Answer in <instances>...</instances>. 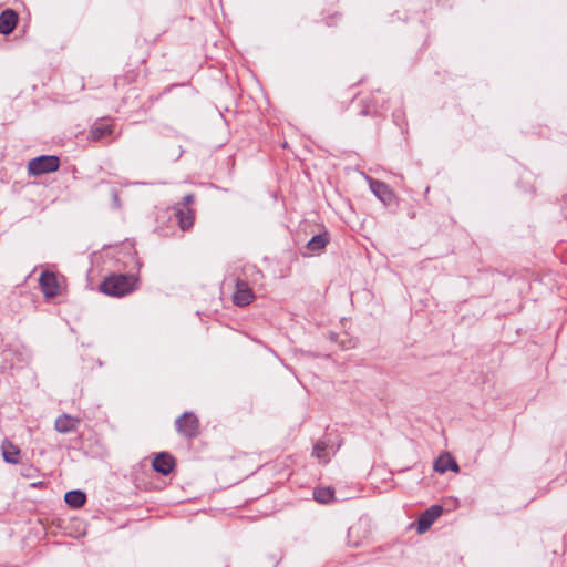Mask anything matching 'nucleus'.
<instances>
[{
  "label": "nucleus",
  "instance_id": "4",
  "mask_svg": "<svg viewBox=\"0 0 567 567\" xmlns=\"http://www.w3.org/2000/svg\"><path fill=\"white\" fill-rule=\"evenodd\" d=\"M41 290L45 298H53L60 295V285L53 272L44 271L39 278Z\"/></svg>",
  "mask_w": 567,
  "mask_h": 567
},
{
  "label": "nucleus",
  "instance_id": "14",
  "mask_svg": "<svg viewBox=\"0 0 567 567\" xmlns=\"http://www.w3.org/2000/svg\"><path fill=\"white\" fill-rule=\"evenodd\" d=\"M65 503L72 508H80L85 504L86 496L81 491H70L64 495Z\"/></svg>",
  "mask_w": 567,
  "mask_h": 567
},
{
  "label": "nucleus",
  "instance_id": "6",
  "mask_svg": "<svg viewBox=\"0 0 567 567\" xmlns=\"http://www.w3.org/2000/svg\"><path fill=\"white\" fill-rule=\"evenodd\" d=\"M443 508L440 505H433L424 511L417 520V533L424 534L432 524L442 515Z\"/></svg>",
  "mask_w": 567,
  "mask_h": 567
},
{
  "label": "nucleus",
  "instance_id": "8",
  "mask_svg": "<svg viewBox=\"0 0 567 567\" xmlns=\"http://www.w3.org/2000/svg\"><path fill=\"white\" fill-rule=\"evenodd\" d=\"M80 425V419L69 415L62 414L55 420V430L60 433H69L75 431Z\"/></svg>",
  "mask_w": 567,
  "mask_h": 567
},
{
  "label": "nucleus",
  "instance_id": "12",
  "mask_svg": "<svg viewBox=\"0 0 567 567\" xmlns=\"http://www.w3.org/2000/svg\"><path fill=\"white\" fill-rule=\"evenodd\" d=\"M18 22V16L13 10H4L0 14V33L9 34L11 33Z\"/></svg>",
  "mask_w": 567,
  "mask_h": 567
},
{
  "label": "nucleus",
  "instance_id": "13",
  "mask_svg": "<svg viewBox=\"0 0 567 567\" xmlns=\"http://www.w3.org/2000/svg\"><path fill=\"white\" fill-rule=\"evenodd\" d=\"M2 456L6 462L11 464L19 463L20 450L10 441L4 440L1 445Z\"/></svg>",
  "mask_w": 567,
  "mask_h": 567
},
{
  "label": "nucleus",
  "instance_id": "7",
  "mask_svg": "<svg viewBox=\"0 0 567 567\" xmlns=\"http://www.w3.org/2000/svg\"><path fill=\"white\" fill-rule=\"evenodd\" d=\"M447 470L458 473L460 466L450 453H443L434 462V471L445 473Z\"/></svg>",
  "mask_w": 567,
  "mask_h": 567
},
{
  "label": "nucleus",
  "instance_id": "3",
  "mask_svg": "<svg viewBox=\"0 0 567 567\" xmlns=\"http://www.w3.org/2000/svg\"><path fill=\"white\" fill-rule=\"evenodd\" d=\"M198 419L190 412L184 413L176 420L177 431L186 437L196 436L198 434Z\"/></svg>",
  "mask_w": 567,
  "mask_h": 567
},
{
  "label": "nucleus",
  "instance_id": "11",
  "mask_svg": "<svg viewBox=\"0 0 567 567\" xmlns=\"http://www.w3.org/2000/svg\"><path fill=\"white\" fill-rule=\"evenodd\" d=\"M174 465V458L167 453H159L153 461L154 470L164 475L171 473Z\"/></svg>",
  "mask_w": 567,
  "mask_h": 567
},
{
  "label": "nucleus",
  "instance_id": "9",
  "mask_svg": "<svg viewBox=\"0 0 567 567\" xmlns=\"http://www.w3.org/2000/svg\"><path fill=\"white\" fill-rule=\"evenodd\" d=\"M370 188L373 194L384 204H390L394 195L389 186L380 181H370Z\"/></svg>",
  "mask_w": 567,
  "mask_h": 567
},
{
  "label": "nucleus",
  "instance_id": "19",
  "mask_svg": "<svg viewBox=\"0 0 567 567\" xmlns=\"http://www.w3.org/2000/svg\"><path fill=\"white\" fill-rule=\"evenodd\" d=\"M327 445L322 442H319L315 445L312 454L321 462H328V457L326 454Z\"/></svg>",
  "mask_w": 567,
  "mask_h": 567
},
{
  "label": "nucleus",
  "instance_id": "10",
  "mask_svg": "<svg viewBox=\"0 0 567 567\" xmlns=\"http://www.w3.org/2000/svg\"><path fill=\"white\" fill-rule=\"evenodd\" d=\"M175 216L182 230H188L194 225V212L190 208H183L179 205L174 207Z\"/></svg>",
  "mask_w": 567,
  "mask_h": 567
},
{
  "label": "nucleus",
  "instance_id": "16",
  "mask_svg": "<svg viewBox=\"0 0 567 567\" xmlns=\"http://www.w3.org/2000/svg\"><path fill=\"white\" fill-rule=\"evenodd\" d=\"M328 241L329 238L326 233L316 235L308 241L307 249L312 252H319L327 246Z\"/></svg>",
  "mask_w": 567,
  "mask_h": 567
},
{
  "label": "nucleus",
  "instance_id": "18",
  "mask_svg": "<svg viewBox=\"0 0 567 567\" xmlns=\"http://www.w3.org/2000/svg\"><path fill=\"white\" fill-rule=\"evenodd\" d=\"M361 532L363 534V537H365L367 529L361 524L353 525L349 528L348 536H349V542L352 546H358L360 544V540L353 539V537L355 536L358 538Z\"/></svg>",
  "mask_w": 567,
  "mask_h": 567
},
{
  "label": "nucleus",
  "instance_id": "15",
  "mask_svg": "<svg viewBox=\"0 0 567 567\" xmlns=\"http://www.w3.org/2000/svg\"><path fill=\"white\" fill-rule=\"evenodd\" d=\"M313 498L320 504H328L334 499V491L331 487L319 486L313 491Z\"/></svg>",
  "mask_w": 567,
  "mask_h": 567
},
{
  "label": "nucleus",
  "instance_id": "17",
  "mask_svg": "<svg viewBox=\"0 0 567 567\" xmlns=\"http://www.w3.org/2000/svg\"><path fill=\"white\" fill-rule=\"evenodd\" d=\"M111 133L112 127L109 124H96L90 130L89 138L92 141H99Z\"/></svg>",
  "mask_w": 567,
  "mask_h": 567
},
{
  "label": "nucleus",
  "instance_id": "2",
  "mask_svg": "<svg viewBox=\"0 0 567 567\" xmlns=\"http://www.w3.org/2000/svg\"><path fill=\"white\" fill-rule=\"evenodd\" d=\"M60 167V159L58 156L43 155L31 159L28 164V172L30 175H41L58 171Z\"/></svg>",
  "mask_w": 567,
  "mask_h": 567
},
{
  "label": "nucleus",
  "instance_id": "1",
  "mask_svg": "<svg viewBox=\"0 0 567 567\" xmlns=\"http://www.w3.org/2000/svg\"><path fill=\"white\" fill-rule=\"evenodd\" d=\"M140 278L134 274H113L101 284L100 290L111 297H124L138 289Z\"/></svg>",
  "mask_w": 567,
  "mask_h": 567
},
{
  "label": "nucleus",
  "instance_id": "20",
  "mask_svg": "<svg viewBox=\"0 0 567 567\" xmlns=\"http://www.w3.org/2000/svg\"><path fill=\"white\" fill-rule=\"evenodd\" d=\"M193 202H194V196L192 194H188L184 197L183 203H179L178 205L183 208H189V206L193 204Z\"/></svg>",
  "mask_w": 567,
  "mask_h": 567
},
{
  "label": "nucleus",
  "instance_id": "5",
  "mask_svg": "<svg viewBox=\"0 0 567 567\" xmlns=\"http://www.w3.org/2000/svg\"><path fill=\"white\" fill-rule=\"evenodd\" d=\"M255 299V295L250 287L243 280H237L233 295V302L238 307L250 305Z\"/></svg>",
  "mask_w": 567,
  "mask_h": 567
}]
</instances>
